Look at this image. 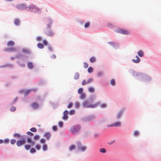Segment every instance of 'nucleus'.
Masks as SVG:
<instances>
[{
  "label": "nucleus",
  "instance_id": "nucleus-1",
  "mask_svg": "<svg viewBox=\"0 0 161 161\" xmlns=\"http://www.w3.org/2000/svg\"><path fill=\"white\" fill-rule=\"evenodd\" d=\"M129 72L136 79L141 81L147 82L152 80L151 77L146 74L136 72L133 69H130Z\"/></svg>",
  "mask_w": 161,
  "mask_h": 161
},
{
  "label": "nucleus",
  "instance_id": "nucleus-2",
  "mask_svg": "<svg viewBox=\"0 0 161 161\" xmlns=\"http://www.w3.org/2000/svg\"><path fill=\"white\" fill-rule=\"evenodd\" d=\"M47 22L48 23L47 24L46 29L44 31L45 34L48 36H52L54 34L53 32L51 30V25L52 24V21L50 18L47 19Z\"/></svg>",
  "mask_w": 161,
  "mask_h": 161
},
{
  "label": "nucleus",
  "instance_id": "nucleus-3",
  "mask_svg": "<svg viewBox=\"0 0 161 161\" xmlns=\"http://www.w3.org/2000/svg\"><path fill=\"white\" fill-rule=\"evenodd\" d=\"M81 128V126L80 125H74L72 126L70 129V132L76 134L79 133Z\"/></svg>",
  "mask_w": 161,
  "mask_h": 161
},
{
  "label": "nucleus",
  "instance_id": "nucleus-4",
  "mask_svg": "<svg viewBox=\"0 0 161 161\" xmlns=\"http://www.w3.org/2000/svg\"><path fill=\"white\" fill-rule=\"evenodd\" d=\"M89 102L87 100L84 102L82 103V106L83 108H94L98 105L99 103L94 104H89Z\"/></svg>",
  "mask_w": 161,
  "mask_h": 161
},
{
  "label": "nucleus",
  "instance_id": "nucleus-5",
  "mask_svg": "<svg viewBox=\"0 0 161 161\" xmlns=\"http://www.w3.org/2000/svg\"><path fill=\"white\" fill-rule=\"evenodd\" d=\"M28 11L33 13H36V12L40 11V9L35 5L31 4L28 6Z\"/></svg>",
  "mask_w": 161,
  "mask_h": 161
},
{
  "label": "nucleus",
  "instance_id": "nucleus-6",
  "mask_svg": "<svg viewBox=\"0 0 161 161\" xmlns=\"http://www.w3.org/2000/svg\"><path fill=\"white\" fill-rule=\"evenodd\" d=\"M96 118V116L94 114L90 115L82 119V120L85 122H90L93 121Z\"/></svg>",
  "mask_w": 161,
  "mask_h": 161
},
{
  "label": "nucleus",
  "instance_id": "nucleus-7",
  "mask_svg": "<svg viewBox=\"0 0 161 161\" xmlns=\"http://www.w3.org/2000/svg\"><path fill=\"white\" fill-rule=\"evenodd\" d=\"M76 143L77 148L79 150L81 151L82 152H84L87 149L86 147L81 146V143L80 142L77 141Z\"/></svg>",
  "mask_w": 161,
  "mask_h": 161
},
{
  "label": "nucleus",
  "instance_id": "nucleus-8",
  "mask_svg": "<svg viewBox=\"0 0 161 161\" xmlns=\"http://www.w3.org/2000/svg\"><path fill=\"white\" fill-rule=\"evenodd\" d=\"M115 31L116 32L122 34L128 35L129 34V32L126 30L122 28H119L116 29L115 30Z\"/></svg>",
  "mask_w": 161,
  "mask_h": 161
},
{
  "label": "nucleus",
  "instance_id": "nucleus-9",
  "mask_svg": "<svg viewBox=\"0 0 161 161\" xmlns=\"http://www.w3.org/2000/svg\"><path fill=\"white\" fill-rule=\"evenodd\" d=\"M16 7L18 10H20L27 9L28 8L25 3H21L17 5Z\"/></svg>",
  "mask_w": 161,
  "mask_h": 161
},
{
  "label": "nucleus",
  "instance_id": "nucleus-10",
  "mask_svg": "<svg viewBox=\"0 0 161 161\" xmlns=\"http://www.w3.org/2000/svg\"><path fill=\"white\" fill-rule=\"evenodd\" d=\"M121 125V123L119 121H117L113 124L108 125H107V127H120Z\"/></svg>",
  "mask_w": 161,
  "mask_h": 161
},
{
  "label": "nucleus",
  "instance_id": "nucleus-11",
  "mask_svg": "<svg viewBox=\"0 0 161 161\" xmlns=\"http://www.w3.org/2000/svg\"><path fill=\"white\" fill-rule=\"evenodd\" d=\"M108 44L110 45L116 49H118L119 47V44L117 42H108Z\"/></svg>",
  "mask_w": 161,
  "mask_h": 161
},
{
  "label": "nucleus",
  "instance_id": "nucleus-12",
  "mask_svg": "<svg viewBox=\"0 0 161 161\" xmlns=\"http://www.w3.org/2000/svg\"><path fill=\"white\" fill-rule=\"evenodd\" d=\"M17 49L16 48L14 47H12L11 48H5L3 49L4 52H14L17 51Z\"/></svg>",
  "mask_w": 161,
  "mask_h": 161
},
{
  "label": "nucleus",
  "instance_id": "nucleus-13",
  "mask_svg": "<svg viewBox=\"0 0 161 161\" xmlns=\"http://www.w3.org/2000/svg\"><path fill=\"white\" fill-rule=\"evenodd\" d=\"M69 112L67 110H65L63 112V116L62 117V119L64 120H67L68 119V114Z\"/></svg>",
  "mask_w": 161,
  "mask_h": 161
},
{
  "label": "nucleus",
  "instance_id": "nucleus-14",
  "mask_svg": "<svg viewBox=\"0 0 161 161\" xmlns=\"http://www.w3.org/2000/svg\"><path fill=\"white\" fill-rule=\"evenodd\" d=\"M124 110V109L122 108L118 112L116 117L117 119H119L120 118L123 114V112Z\"/></svg>",
  "mask_w": 161,
  "mask_h": 161
},
{
  "label": "nucleus",
  "instance_id": "nucleus-15",
  "mask_svg": "<svg viewBox=\"0 0 161 161\" xmlns=\"http://www.w3.org/2000/svg\"><path fill=\"white\" fill-rule=\"evenodd\" d=\"M95 98V96L94 95H92L89 97L88 100H87L89 101L90 103H92L94 100Z\"/></svg>",
  "mask_w": 161,
  "mask_h": 161
},
{
  "label": "nucleus",
  "instance_id": "nucleus-16",
  "mask_svg": "<svg viewBox=\"0 0 161 161\" xmlns=\"http://www.w3.org/2000/svg\"><path fill=\"white\" fill-rule=\"evenodd\" d=\"M8 67L12 68L14 67V65L11 64H5L0 66V68Z\"/></svg>",
  "mask_w": 161,
  "mask_h": 161
},
{
  "label": "nucleus",
  "instance_id": "nucleus-17",
  "mask_svg": "<svg viewBox=\"0 0 161 161\" xmlns=\"http://www.w3.org/2000/svg\"><path fill=\"white\" fill-rule=\"evenodd\" d=\"M136 60L133 59H132V61L135 63L138 64L140 62L141 59L137 55H136Z\"/></svg>",
  "mask_w": 161,
  "mask_h": 161
},
{
  "label": "nucleus",
  "instance_id": "nucleus-18",
  "mask_svg": "<svg viewBox=\"0 0 161 161\" xmlns=\"http://www.w3.org/2000/svg\"><path fill=\"white\" fill-rule=\"evenodd\" d=\"M51 135L49 132H46L44 133V137L46 138L47 140H48L49 139Z\"/></svg>",
  "mask_w": 161,
  "mask_h": 161
},
{
  "label": "nucleus",
  "instance_id": "nucleus-19",
  "mask_svg": "<svg viewBox=\"0 0 161 161\" xmlns=\"http://www.w3.org/2000/svg\"><path fill=\"white\" fill-rule=\"evenodd\" d=\"M22 52L26 54H31V52L30 50L28 49L23 48L22 49Z\"/></svg>",
  "mask_w": 161,
  "mask_h": 161
},
{
  "label": "nucleus",
  "instance_id": "nucleus-20",
  "mask_svg": "<svg viewBox=\"0 0 161 161\" xmlns=\"http://www.w3.org/2000/svg\"><path fill=\"white\" fill-rule=\"evenodd\" d=\"M137 54L140 57H142L144 55V53L143 51L140 50L137 52Z\"/></svg>",
  "mask_w": 161,
  "mask_h": 161
},
{
  "label": "nucleus",
  "instance_id": "nucleus-21",
  "mask_svg": "<svg viewBox=\"0 0 161 161\" xmlns=\"http://www.w3.org/2000/svg\"><path fill=\"white\" fill-rule=\"evenodd\" d=\"M16 144L18 147H20L24 144V143L20 140H18L16 142Z\"/></svg>",
  "mask_w": 161,
  "mask_h": 161
},
{
  "label": "nucleus",
  "instance_id": "nucleus-22",
  "mask_svg": "<svg viewBox=\"0 0 161 161\" xmlns=\"http://www.w3.org/2000/svg\"><path fill=\"white\" fill-rule=\"evenodd\" d=\"M15 44L14 42L13 41H8L7 44V46L8 47L13 46Z\"/></svg>",
  "mask_w": 161,
  "mask_h": 161
},
{
  "label": "nucleus",
  "instance_id": "nucleus-23",
  "mask_svg": "<svg viewBox=\"0 0 161 161\" xmlns=\"http://www.w3.org/2000/svg\"><path fill=\"white\" fill-rule=\"evenodd\" d=\"M27 66L29 69H31L33 68L34 65L32 62H30L28 63Z\"/></svg>",
  "mask_w": 161,
  "mask_h": 161
},
{
  "label": "nucleus",
  "instance_id": "nucleus-24",
  "mask_svg": "<svg viewBox=\"0 0 161 161\" xmlns=\"http://www.w3.org/2000/svg\"><path fill=\"white\" fill-rule=\"evenodd\" d=\"M20 21L18 19H16L14 21V24L18 26L20 25Z\"/></svg>",
  "mask_w": 161,
  "mask_h": 161
},
{
  "label": "nucleus",
  "instance_id": "nucleus-25",
  "mask_svg": "<svg viewBox=\"0 0 161 161\" xmlns=\"http://www.w3.org/2000/svg\"><path fill=\"white\" fill-rule=\"evenodd\" d=\"M32 106L34 108L36 109L38 107L39 105L36 103H34L32 104Z\"/></svg>",
  "mask_w": 161,
  "mask_h": 161
},
{
  "label": "nucleus",
  "instance_id": "nucleus-26",
  "mask_svg": "<svg viewBox=\"0 0 161 161\" xmlns=\"http://www.w3.org/2000/svg\"><path fill=\"white\" fill-rule=\"evenodd\" d=\"M42 149L44 151H46L47 150V145L45 143H44L42 146Z\"/></svg>",
  "mask_w": 161,
  "mask_h": 161
},
{
  "label": "nucleus",
  "instance_id": "nucleus-27",
  "mask_svg": "<svg viewBox=\"0 0 161 161\" xmlns=\"http://www.w3.org/2000/svg\"><path fill=\"white\" fill-rule=\"evenodd\" d=\"M37 47L41 49H42L44 47V46L42 43H38L37 44Z\"/></svg>",
  "mask_w": 161,
  "mask_h": 161
},
{
  "label": "nucleus",
  "instance_id": "nucleus-28",
  "mask_svg": "<svg viewBox=\"0 0 161 161\" xmlns=\"http://www.w3.org/2000/svg\"><path fill=\"white\" fill-rule=\"evenodd\" d=\"M80 98L81 99H84L86 97V94L85 93H83L80 94Z\"/></svg>",
  "mask_w": 161,
  "mask_h": 161
},
{
  "label": "nucleus",
  "instance_id": "nucleus-29",
  "mask_svg": "<svg viewBox=\"0 0 161 161\" xmlns=\"http://www.w3.org/2000/svg\"><path fill=\"white\" fill-rule=\"evenodd\" d=\"M93 71V68L92 67H89L87 69V71L89 73H92Z\"/></svg>",
  "mask_w": 161,
  "mask_h": 161
},
{
  "label": "nucleus",
  "instance_id": "nucleus-30",
  "mask_svg": "<svg viewBox=\"0 0 161 161\" xmlns=\"http://www.w3.org/2000/svg\"><path fill=\"white\" fill-rule=\"evenodd\" d=\"M79 74L78 72H76L75 74V75H74V79H75V80H78L79 78Z\"/></svg>",
  "mask_w": 161,
  "mask_h": 161
},
{
  "label": "nucleus",
  "instance_id": "nucleus-31",
  "mask_svg": "<svg viewBox=\"0 0 161 161\" xmlns=\"http://www.w3.org/2000/svg\"><path fill=\"white\" fill-rule=\"evenodd\" d=\"M17 63L21 67L24 68L25 66V65L24 63H20V62L19 61H17Z\"/></svg>",
  "mask_w": 161,
  "mask_h": 161
},
{
  "label": "nucleus",
  "instance_id": "nucleus-32",
  "mask_svg": "<svg viewBox=\"0 0 161 161\" xmlns=\"http://www.w3.org/2000/svg\"><path fill=\"white\" fill-rule=\"evenodd\" d=\"M50 104L52 105L54 108H56L58 106V104L56 103H54L53 102H50Z\"/></svg>",
  "mask_w": 161,
  "mask_h": 161
},
{
  "label": "nucleus",
  "instance_id": "nucleus-33",
  "mask_svg": "<svg viewBox=\"0 0 161 161\" xmlns=\"http://www.w3.org/2000/svg\"><path fill=\"white\" fill-rule=\"evenodd\" d=\"M25 148L26 150H28L31 148V145L29 144L25 145Z\"/></svg>",
  "mask_w": 161,
  "mask_h": 161
},
{
  "label": "nucleus",
  "instance_id": "nucleus-34",
  "mask_svg": "<svg viewBox=\"0 0 161 161\" xmlns=\"http://www.w3.org/2000/svg\"><path fill=\"white\" fill-rule=\"evenodd\" d=\"M110 84L113 86H115L116 85L115 81L114 79H112L110 81Z\"/></svg>",
  "mask_w": 161,
  "mask_h": 161
},
{
  "label": "nucleus",
  "instance_id": "nucleus-35",
  "mask_svg": "<svg viewBox=\"0 0 161 161\" xmlns=\"http://www.w3.org/2000/svg\"><path fill=\"white\" fill-rule=\"evenodd\" d=\"M88 90L89 92H93L95 91L94 88L92 87H89L88 89Z\"/></svg>",
  "mask_w": 161,
  "mask_h": 161
},
{
  "label": "nucleus",
  "instance_id": "nucleus-36",
  "mask_svg": "<svg viewBox=\"0 0 161 161\" xmlns=\"http://www.w3.org/2000/svg\"><path fill=\"white\" fill-rule=\"evenodd\" d=\"M90 25V23L89 22H86L84 25V27L85 28H87L89 27Z\"/></svg>",
  "mask_w": 161,
  "mask_h": 161
},
{
  "label": "nucleus",
  "instance_id": "nucleus-37",
  "mask_svg": "<svg viewBox=\"0 0 161 161\" xmlns=\"http://www.w3.org/2000/svg\"><path fill=\"white\" fill-rule=\"evenodd\" d=\"M23 56L24 55L22 54L21 53H18V54L16 55L15 57L18 59H19L22 58Z\"/></svg>",
  "mask_w": 161,
  "mask_h": 161
},
{
  "label": "nucleus",
  "instance_id": "nucleus-38",
  "mask_svg": "<svg viewBox=\"0 0 161 161\" xmlns=\"http://www.w3.org/2000/svg\"><path fill=\"white\" fill-rule=\"evenodd\" d=\"M31 89H29L25 92L24 96L25 97L28 95L30 92L31 91Z\"/></svg>",
  "mask_w": 161,
  "mask_h": 161
},
{
  "label": "nucleus",
  "instance_id": "nucleus-39",
  "mask_svg": "<svg viewBox=\"0 0 161 161\" xmlns=\"http://www.w3.org/2000/svg\"><path fill=\"white\" fill-rule=\"evenodd\" d=\"M36 149L33 147L31 148L30 149V152L31 153H34L36 152Z\"/></svg>",
  "mask_w": 161,
  "mask_h": 161
},
{
  "label": "nucleus",
  "instance_id": "nucleus-40",
  "mask_svg": "<svg viewBox=\"0 0 161 161\" xmlns=\"http://www.w3.org/2000/svg\"><path fill=\"white\" fill-rule=\"evenodd\" d=\"M83 89L82 87L80 88L79 89L78 91V93L79 94H82L83 92Z\"/></svg>",
  "mask_w": 161,
  "mask_h": 161
},
{
  "label": "nucleus",
  "instance_id": "nucleus-41",
  "mask_svg": "<svg viewBox=\"0 0 161 161\" xmlns=\"http://www.w3.org/2000/svg\"><path fill=\"white\" fill-rule=\"evenodd\" d=\"M103 75V73L102 71H99L98 72L97 74V76L98 77H100Z\"/></svg>",
  "mask_w": 161,
  "mask_h": 161
},
{
  "label": "nucleus",
  "instance_id": "nucleus-42",
  "mask_svg": "<svg viewBox=\"0 0 161 161\" xmlns=\"http://www.w3.org/2000/svg\"><path fill=\"white\" fill-rule=\"evenodd\" d=\"M13 136L15 137L19 138L21 136L19 133H15L14 134Z\"/></svg>",
  "mask_w": 161,
  "mask_h": 161
},
{
  "label": "nucleus",
  "instance_id": "nucleus-43",
  "mask_svg": "<svg viewBox=\"0 0 161 161\" xmlns=\"http://www.w3.org/2000/svg\"><path fill=\"white\" fill-rule=\"evenodd\" d=\"M40 137V136L39 135H35L33 137V139L35 140H38Z\"/></svg>",
  "mask_w": 161,
  "mask_h": 161
},
{
  "label": "nucleus",
  "instance_id": "nucleus-44",
  "mask_svg": "<svg viewBox=\"0 0 161 161\" xmlns=\"http://www.w3.org/2000/svg\"><path fill=\"white\" fill-rule=\"evenodd\" d=\"M99 151L101 153H105L106 152V149H105L104 148H102L100 149Z\"/></svg>",
  "mask_w": 161,
  "mask_h": 161
},
{
  "label": "nucleus",
  "instance_id": "nucleus-45",
  "mask_svg": "<svg viewBox=\"0 0 161 161\" xmlns=\"http://www.w3.org/2000/svg\"><path fill=\"white\" fill-rule=\"evenodd\" d=\"M48 49L51 52H53V49L50 45H48Z\"/></svg>",
  "mask_w": 161,
  "mask_h": 161
},
{
  "label": "nucleus",
  "instance_id": "nucleus-46",
  "mask_svg": "<svg viewBox=\"0 0 161 161\" xmlns=\"http://www.w3.org/2000/svg\"><path fill=\"white\" fill-rule=\"evenodd\" d=\"M75 113V111L74 109L71 110L69 112V113L70 115H73Z\"/></svg>",
  "mask_w": 161,
  "mask_h": 161
},
{
  "label": "nucleus",
  "instance_id": "nucleus-47",
  "mask_svg": "<svg viewBox=\"0 0 161 161\" xmlns=\"http://www.w3.org/2000/svg\"><path fill=\"white\" fill-rule=\"evenodd\" d=\"M90 61L91 62L93 63L96 61V58L94 57H92L90 58Z\"/></svg>",
  "mask_w": 161,
  "mask_h": 161
},
{
  "label": "nucleus",
  "instance_id": "nucleus-48",
  "mask_svg": "<svg viewBox=\"0 0 161 161\" xmlns=\"http://www.w3.org/2000/svg\"><path fill=\"white\" fill-rule=\"evenodd\" d=\"M35 147L37 150H39L41 148V146L39 144H36L35 146Z\"/></svg>",
  "mask_w": 161,
  "mask_h": 161
},
{
  "label": "nucleus",
  "instance_id": "nucleus-49",
  "mask_svg": "<svg viewBox=\"0 0 161 161\" xmlns=\"http://www.w3.org/2000/svg\"><path fill=\"white\" fill-rule=\"evenodd\" d=\"M16 110V108L13 106H12L11 107L10 110L11 112H14Z\"/></svg>",
  "mask_w": 161,
  "mask_h": 161
},
{
  "label": "nucleus",
  "instance_id": "nucleus-50",
  "mask_svg": "<svg viewBox=\"0 0 161 161\" xmlns=\"http://www.w3.org/2000/svg\"><path fill=\"white\" fill-rule=\"evenodd\" d=\"M58 126L60 128H62L64 125V123L63 121H60L58 122Z\"/></svg>",
  "mask_w": 161,
  "mask_h": 161
},
{
  "label": "nucleus",
  "instance_id": "nucleus-51",
  "mask_svg": "<svg viewBox=\"0 0 161 161\" xmlns=\"http://www.w3.org/2000/svg\"><path fill=\"white\" fill-rule=\"evenodd\" d=\"M75 148V146L74 145H72L70 146L69 147V150L70 151H72Z\"/></svg>",
  "mask_w": 161,
  "mask_h": 161
},
{
  "label": "nucleus",
  "instance_id": "nucleus-52",
  "mask_svg": "<svg viewBox=\"0 0 161 161\" xmlns=\"http://www.w3.org/2000/svg\"><path fill=\"white\" fill-rule=\"evenodd\" d=\"M30 130L33 132H36L37 131L36 128L35 127H32L30 129Z\"/></svg>",
  "mask_w": 161,
  "mask_h": 161
},
{
  "label": "nucleus",
  "instance_id": "nucleus-53",
  "mask_svg": "<svg viewBox=\"0 0 161 161\" xmlns=\"http://www.w3.org/2000/svg\"><path fill=\"white\" fill-rule=\"evenodd\" d=\"M16 142V140L14 139H12L10 141V143L12 145H14Z\"/></svg>",
  "mask_w": 161,
  "mask_h": 161
},
{
  "label": "nucleus",
  "instance_id": "nucleus-54",
  "mask_svg": "<svg viewBox=\"0 0 161 161\" xmlns=\"http://www.w3.org/2000/svg\"><path fill=\"white\" fill-rule=\"evenodd\" d=\"M43 46H47L48 44V42L46 40H43Z\"/></svg>",
  "mask_w": 161,
  "mask_h": 161
},
{
  "label": "nucleus",
  "instance_id": "nucleus-55",
  "mask_svg": "<svg viewBox=\"0 0 161 161\" xmlns=\"http://www.w3.org/2000/svg\"><path fill=\"white\" fill-rule=\"evenodd\" d=\"M32 141L31 138V137H28L27 138V142L28 143H30Z\"/></svg>",
  "mask_w": 161,
  "mask_h": 161
},
{
  "label": "nucleus",
  "instance_id": "nucleus-56",
  "mask_svg": "<svg viewBox=\"0 0 161 161\" xmlns=\"http://www.w3.org/2000/svg\"><path fill=\"white\" fill-rule=\"evenodd\" d=\"M52 129L53 130L55 131H56L58 130V128L57 125H53L52 127Z\"/></svg>",
  "mask_w": 161,
  "mask_h": 161
},
{
  "label": "nucleus",
  "instance_id": "nucleus-57",
  "mask_svg": "<svg viewBox=\"0 0 161 161\" xmlns=\"http://www.w3.org/2000/svg\"><path fill=\"white\" fill-rule=\"evenodd\" d=\"M107 26L111 29H112L114 27L113 25L111 23H108L107 25Z\"/></svg>",
  "mask_w": 161,
  "mask_h": 161
},
{
  "label": "nucleus",
  "instance_id": "nucleus-58",
  "mask_svg": "<svg viewBox=\"0 0 161 161\" xmlns=\"http://www.w3.org/2000/svg\"><path fill=\"white\" fill-rule=\"evenodd\" d=\"M45 81L42 79L40 80H39V85H43V84H45Z\"/></svg>",
  "mask_w": 161,
  "mask_h": 161
},
{
  "label": "nucleus",
  "instance_id": "nucleus-59",
  "mask_svg": "<svg viewBox=\"0 0 161 161\" xmlns=\"http://www.w3.org/2000/svg\"><path fill=\"white\" fill-rule=\"evenodd\" d=\"M21 136L22 137L20 140H21V141L22 142L24 143V144L26 142L25 139L24 137L23 136Z\"/></svg>",
  "mask_w": 161,
  "mask_h": 161
},
{
  "label": "nucleus",
  "instance_id": "nucleus-60",
  "mask_svg": "<svg viewBox=\"0 0 161 161\" xmlns=\"http://www.w3.org/2000/svg\"><path fill=\"white\" fill-rule=\"evenodd\" d=\"M73 104L72 102L69 103V104L67 105V108H71L73 106Z\"/></svg>",
  "mask_w": 161,
  "mask_h": 161
},
{
  "label": "nucleus",
  "instance_id": "nucleus-61",
  "mask_svg": "<svg viewBox=\"0 0 161 161\" xmlns=\"http://www.w3.org/2000/svg\"><path fill=\"white\" fill-rule=\"evenodd\" d=\"M139 134V132L137 131H136L134 132V136H137Z\"/></svg>",
  "mask_w": 161,
  "mask_h": 161
},
{
  "label": "nucleus",
  "instance_id": "nucleus-62",
  "mask_svg": "<svg viewBox=\"0 0 161 161\" xmlns=\"http://www.w3.org/2000/svg\"><path fill=\"white\" fill-rule=\"evenodd\" d=\"M9 142V140L8 138L5 139L4 140H3V142H4L6 144L8 143Z\"/></svg>",
  "mask_w": 161,
  "mask_h": 161
},
{
  "label": "nucleus",
  "instance_id": "nucleus-63",
  "mask_svg": "<svg viewBox=\"0 0 161 161\" xmlns=\"http://www.w3.org/2000/svg\"><path fill=\"white\" fill-rule=\"evenodd\" d=\"M93 80V79L92 78H90L87 80L86 81V84H89L92 82Z\"/></svg>",
  "mask_w": 161,
  "mask_h": 161
},
{
  "label": "nucleus",
  "instance_id": "nucleus-64",
  "mask_svg": "<svg viewBox=\"0 0 161 161\" xmlns=\"http://www.w3.org/2000/svg\"><path fill=\"white\" fill-rule=\"evenodd\" d=\"M107 105L106 104L103 103L101 105V108H106Z\"/></svg>",
  "mask_w": 161,
  "mask_h": 161
}]
</instances>
